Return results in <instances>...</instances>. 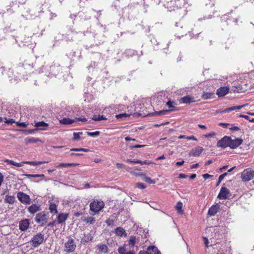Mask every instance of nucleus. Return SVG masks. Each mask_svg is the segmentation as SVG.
I'll return each mask as SVG.
<instances>
[{"mask_svg": "<svg viewBox=\"0 0 254 254\" xmlns=\"http://www.w3.org/2000/svg\"><path fill=\"white\" fill-rule=\"evenodd\" d=\"M44 241V235L42 233H38L33 236L30 241L31 245L34 247H37L43 243Z\"/></svg>", "mask_w": 254, "mask_h": 254, "instance_id": "nucleus-1", "label": "nucleus"}, {"mask_svg": "<svg viewBox=\"0 0 254 254\" xmlns=\"http://www.w3.org/2000/svg\"><path fill=\"white\" fill-rule=\"evenodd\" d=\"M104 205L105 204L103 201L94 200L90 204V209L95 213H98L103 208Z\"/></svg>", "mask_w": 254, "mask_h": 254, "instance_id": "nucleus-2", "label": "nucleus"}, {"mask_svg": "<svg viewBox=\"0 0 254 254\" xmlns=\"http://www.w3.org/2000/svg\"><path fill=\"white\" fill-rule=\"evenodd\" d=\"M254 177V171L251 168L245 169L241 175V178L244 182H248L253 179Z\"/></svg>", "mask_w": 254, "mask_h": 254, "instance_id": "nucleus-3", "label": "nucleus"}, {"mask_svg": "<svg viewBox=\"0 0 254 254\" xmlns=\"http://www.w3.org/2000/svg\"><path fill=\"white\" fill-rule=\"evenodd\" d=\"M76 247L74 240L72 238H69L68 240L64 244V250L67 253H72L74 251Z\"/></svg>", "mask_w": 254, "mask_h": 254, "instance_id": "nucleus-4", "label": "nucleus"}, {"mask_svg": "<svg viewBox=\"0 0 254 254\" xmlns=\"http://www.w3.org/2000/svg\"><path fill=\"white\" fill-rule=\"evenodd\" d=\"M35 221L41 226L44 225L47 222V215L44 211L38 213L36 215Z\"/></svg>", "mask_w": 254, "mask_h": 254, "instance_id": "nucleus-5", "label": "nucleus"}, {"mask_svg": "<svg viewBox=\"0 0 254 254\" xmlns=\"http://www.w3.org/2000/svg\"><path fill=\"white\" fill-rule=\"evenodd\" d=\"M17 197L23 204H29L30 203L31 199L30 196L22 191H19L17 193Z\"/></svg>", "mask_w": 254, "mask_h": 254, "instance_id": "nucleus-6", "label": "nucleus"}, {"mask_svg": "<svg viewBox=\"0 0 254 254\" xmlns=\"http://www.w3.org/2000/svg\"><path fill=\"white\" fill-rule=\"evenodd\" d=\"M231 196V193L229 190L224 187H222L217 196L220 199H226Z\"/></svg>", "mask_w": 254, "mask_h": 254, "instance_id": "nucleus-7", "label": "nucleus"}, {"mask_svg": "<svg viewBox=\"0 0 254 254\" xmlns=\"http://www.w3.org/2000/svg\"><path fill=\"white\" fill-rule=\"evenodd\" d=\"M230 139V137L225 136L217 142V146L224 148L229 146Z\"/></svg>", "mask_w": 254, "mask_h": 254, "instance_id": "nucleus-8", "label": "nucleus"}, {"mask_svg": "<svg viewBox=\"0 0 254 254\" xmlns=\"http://www.w3.org/2000/svg\"><path fill=\"white\" fill-rule=\"evenodd\" d=\"M243 140L240 138L232 139L230 137L229 147L232 149H235L242 144Z\"/></svg>", "mask_w": 254, "mask_h": 254, "instance_id": "nucleus-9", "label": "nucleus"}, {"mask_svg": "<svg viewBox=\"0 0 254 254\" xmlns=\"http://www.w3.org/2000/svg\"><path fill=\"white\" fill-rule=\"evenodd\" d=\"M30 225L29 220L25 219L19 221V229L21 231H26L29 227Z\"/></svg>", "mask_w": 254, "mask_h": 254, "instance_id": "nucleus-10", "label": "nucleus"}, {"mask_svg": "<svg viewBox=\"0 0 254 254\" xmlns=\"http://www.w3.org/2000/svg\"><path fill=\"white\" fill-rule=\"evenodd\" d=\"M195 101L194 98L190 95L184 96L179 100L180 104H190Z\"/></svg>", "mask_w": 254, "mask_h": 254, "instance_id": "nucleus-11", "label": "nucleus"}, {"mask_svg": "<svg viewBox=\"0 0 254 254\" xmlns=\"http://www.w3.org/2000/svg\"><path fill=\"white\" fill-rule=\"evenodd\" d=\"M220 205L218 204L212 205L208 210V214L210 216H214L219 211Z\"/></svg>", "mask_w": 254, "mask_h": 254, "instance_id": "nucleus-12", "label": "nucleus"}, {"mask_svg": "<svg viewBox=\"0 0 254 254\" xmlns=\"http://www.w3.org/2000/svg\"><path fill=\"white\" fill-rule=\"evenodd\" d=\"M229 89L226 87H221L217 89L216 94L218 97H223L229 92Z\"/></svg>", "mask_w": 254, "mask_h": 254, "instance_id": "nucleus-13", "label": "nucleus"}, {"mask_svg": "<svg viewBox=\"0 0 254 254\" xmlns=\"http://www.w3.org/2000/svg\"><path fill=\"white\" fill-rule=\"evenodd\" d=\"M203 151L202 147H197L192 149L190 153V156H198Z\"/></svg>", "mask_w": 254, "mask_h": 254, "instance_id": "nucleus-14", "label": "nucleus"}, {"mask_svg": "<svg viewBox=\"0 0 254 254\" xmlns=\"http://www.w3.org/2000/svg\"><path fill=\"white\" fill-rule=\"evenodd\" d=\"M118 252L119 254H135L134 252L131 251L127 252L126 244H124L123 246L119 247Z\"/></svg>", "mask_w": 254, "mask_h": 254, "instance_id": "nucleus-15", "label": "nucleus"}, {"mask_svg": "<svg viewBox=\"0 0 254 254\" xmlns=\"http://www.w3.org/2000/svg\"><path fill=\"white\" fill-rule=\"evenodd\" d=\"M28 210L31 214H34L40 210V206L36 204H33L28 207Z\"/></svg>", "mask_w": 254, "mask_h": 254, "instance_id": "nucleus-16", "label": "nucleus"}, {"mask_svg": "<svg viewBox=\"0 0 254 254\" xmlns=\"http://www.w3.org/2000/svg\"><path fill=\"white\" fill-rule=\"evenodd\" d=\"M115 233L116 235L120 237H127V234L125 230L122 227H117L115 230Z\"/></svg>", "mask_w": 254, "mask_h": 254, "instance_id": "nucleus-17", "label": "nucleus"}, {"mask_svg": "<svg viewBox=\"0 0 254 254\" xmlns=\"http://www.w3.org/2000/svg\"><path fill=\"white\" fill-rule=\"evenodd\" d=\"M93 237L89 233L84 234L83 237L81 238V243L83 244H85L86 243L91 241Z\"/></svg>", "mask_w": 254, "mask_h": 254, "instance_id": "nucleus-18", "label": "nucleus"}, {"mask_svg": "<svg viewBox=\"0 0 254 254\" xmlns=\"http://www.w3.org/2000/svg\"><path fill=\"white\" fill-rule=\"evenodd\" d=\"M75 122V120L70 119L68 118H64L60 120V123L63 125H70Z\"/></svg>", "mask_w": 254, "mask_h": 254, "instance_id": "nucleus-19", "label": "nucleus"}, {"mask_svg": "<svg viewBox=\"0 0 254 254\" xmlns=\"http://www.w3.org/2000/svg\"><path fill=\"white\" fill-rule=\"evenodd\" d=\"M24 140L26 144H28L32 143H37L41 141L39 138H35L33 137H27L25 138Z\"/></svg>", "mask_w": 254, "mask_h": 254, "instance_id": "nucleus-20", "label": "nucleus"}, {"mask_svg": "<svg viewBox=\"0 0 254 254\" xmlns=\"http://www.w3.org/2000/svg\"><path fill=\"white\" fill-rule=\"evenodd\" d=\"M68 215L66 214H60L57 217V222L59 224L62 223L64 222L67 218Z\"/></svg>", "mask_w": 254, "mask_h": 254, "instance_id": "nucleus-21", "label": "nucleus"}, {"mask_svg": "<svg viewBox=\"0 0 254 254\" xmlns=\"http://www.w3.org/2000/svg\"><path fill=\"white\" fill-rule=\"evenodd\" d=\"M97 247L100 253H107L108 251V248L105 244H99Z\"/></svg>", "mask_w": 254, "mask_h": 254, "instance_id": "nucleus-22", "label": "nucleus"}, {"mask_svg": "<svg viewBox=\"0 0 254 254\" xmlns=\"http://www.w3.org/2000/svg\"><path fill=\"white\" fill-rule=\"evenodd\" d=\"M49 210L50 212L53 214H57L58 213V210L57 209V205L56 204L53 203L51 201H49Z\"/></svg>", "mask_w": 254, "mask_h": 254, "instance_id": "nucleus-23", "label": "nucleus"}, {"mask_svg": "<svg viewBox=\"0 0 254 254\" xmlns=\"http://www.w3.org/2000/svg\"><path fill=\"white\" fill-rule=\"evenodd\" d=\"M34 126L40 129H44L45 127L48 126V124L43 121H41L36 123Z\"/></svg>", "mask_w": 254, "mask_h": 254, "instance_id": "nucleus-24", "label": "nucleus"}, {"mask_svg": "<svg viewBox=\"0 0 254 254\" xmlns=\"http://www.w3.org/2000/svg\"><path fill=\"white\" fill-rule=\"evenodd\" d=\"M5 162H6L8 164H11L12 165H13V166H16L18 167H22L23 166L24 164H25V163H24V161L22 162L21 163H16V162H14V161H12L11 160H8V159H6L5 161Z\"/></svg>", "mask_w": 254, "mask_h": 254, "instance_id": "nucleus-25", "label": "nucleus"}, {"mask_svg": "<svg viewBox=\"0 0 254 254\" xmlns=\"http://www.w3.org/2000/svg\"><path fill=\"white\" fill-rule=\"evenodd\" d=\"M4 202L9 204H13L15 202V197L14 196L7 195L5 197Z\"/></svg>", "mask_w": 254, "mask_h": 254, "instance_id": "nucleus-26", "label": "nucleus"}, {"mask_svg": "<svg viewBox=\"0 0 254 254\" xmlns=\"http://www.w3.org/2000/svg\"><path fill=\"white\" fill-rule=\"evenodd\" d=\"M149 252H151V254H161L160 252L158 250L157 247L155 246H149L147 248Z\"/></svg>", "mask_w": 254, "mask_h": 254, "instance_id": "nucleus-27", "label": "nucleus"}, {"mask_svg": "<svg viewBox=\"0 0 254 254\" xmlns=\"http://www.w3.org/2000/svg\"><path fill=\"white\" fill-rule=\"evenodd\" d=\"M214 93L213 92H204L201 97L203 99L207 100L213 98Z\"/></svg>", "mask_w": 254, "mask_h": 254, "instance_id": "nucleus-28", "label": "nucleus"}, {"mask_svg": "<svg viewBox=\"0 0 254 254\" xmlns=\"http://www.w3.org/2000/svg\"><path fill=\"white\" fill-rule=\"evenodd\" d=\"M48 162V161H24V163H25L26 164H29L33 166H37Z\"/></svg>", "mask_w": 254, "mask_h": 254, "instance_id": "nucleus-29", "label": "nucleus"}, {"mask_svg": "<svg viewBox=\"0 0 254 254\" xmlns=\"http://www.w3.org/2000/svg\"><path fill=\"white\" fill-rule=\"evenodd\" d=\"M92 120L95 121H100L102 120H106L107 119L103 115H94L92 117Z\"/></svg>", "mask_w": 254, "mask_h": 254, "instance_id": "nucleus-30", "label": "nucleus"}, {"mask_svg": "<svg viewBox=\"0 0 254 254\" xmlns=\"http://www.w3.org/2000/svg\"><path fill=\"white\" fill-rule=\"evenodd\" d=\"M176 208L178 211V212L180 214H183V203L181 201L178 202L176 206Z\"/></svg>", "mask_w": 254, "mask_h": 254, "instance_id": "nucleus-31", "label": "nucleus"}, {"mask_svg": "<svg viewBox=\"0 0 254 254\" xmlns=\"http://www.w3.org/2000/svg\"><path fill=\"white\" fill-rule=\"evenodd\" d=\"M171 110H164L160 111H156L153 113V115H158V116H162L166 115L167 113H169Z\"/></svg>", "mask_w": 254, "mask_h": 254, "instance_id": "nucleus-32", "label": "nucleus"}, {"mask_svg": "<svg viewBox=\"0 0 254 254\" xmlns=\"http://www.w3.org/2000/svg\"><path fill=\"white\" fill-rule=\"evenodd\" d=\"M142 180L149 184H155V183L154 180H151L150 177H147L144 175H143Z\"/></svg>", "mask_w": 254, "mask_h": 254, "instance_id": "nucleus-33", "label": "nucleus"}, {"mask_svg": "<svg viewBox=\"0 0 254 254\" xmlns=\"http://www.w3.org/2000/svg\"><path fill=\"white\" fill-rule=\"evenodd\" d=\"M135 240H136L135 236H130L129 238V241H128L129 245L131 246V247H133L135 243Z\"/></svg>", "mask_w": 254, "mask_h": 254, "instance_id": "nucleus-34", "label": "nucleus"}, {"mask_svg": "<svg viewBox=\"0 0 254 254\" xmlns=\"http://www.w3.org/2000/svg\"><path fill=\"white\" fill-rule=\"evenodd\" d=\"M75 165H76V164H74V163H60L58 165L57 167L61 168V167H69V166H74Z\"/></svg>", "mask_w": 254, "mask_h": 254, "instance_id": "nucleus-35", "label": "nucleus"}, {"mask_svg": "<svg viewBox=\"0 0 254 254\" xmlns=\"http://www.w3.org/2000/svg\"><path fill=\"white\" fill-rule=\"evenodd\" d=\"M88 136H92V137H96L99 135L100 132L99 131H96L95 132H86Z\"/></svg>", "mask_w": 254, "mask_h": 254, "instance_id": "nucleus-36", "label": "nucleus"}, {"mask_svg": "<svg viewBox=\"0 0 254 254\" xmlns=\"http://www.w3.org/2000/svg\"><path fill=\"white\" fill-rule=\"evenodd\" d=\"M71 151H83L85 152H87L89 151V149L87 148H73L70 149Z\"/></svg>", "mask_w": 254, "mask_h": 254, "instance_id": "nucleus-37", "label": "nucleus"}, {"mask_svg": "<svg viewBox=\"0 0 254 254\" xmlns=\"http://www.w3.org/2000/svg\"><path fill=\"white\" fill-rule=\"evenodd\" d=\"M82 134V132H73V139L74 140H77L80 139V135Z\"/></svg>", "mask_w": 254, "mask_h": 254, "instance_id": "nucleus-38", "label": "nucleus"}, {"mask_svg": "<svg viewBox=\"0 0 254 254\" xmlns=\"http://www.w3.org/2000/svg\"><path fill=\"white\" fill-rule=\"evenodd\" d=\"M129 116V115L126 113H122L118 115H116V117L118 119H123L124 118H126Z\"/></svg>", "mask_w": 254, "mask_h": 254, "instance_id": "nucleus-39", "label": "nucleus"}, {"mask_svg": "<svg viewBox=\"0 0 254 254\" xmlns=\"http://www.w3.org/2000/svg\"><path fill=\"white\" fill-rule=\"evenodd\" d=\"M232 90L234 92H241V91L242 90V87L241 86H240L239 85H238V86H233L232 87Z\"/></svg>", "mask_w": 254, "mask_h": 254, "instance_id": "nucleus-40", "label": "nucleus"}, {"mask_svg": "<svg viewBox=\"0 0 254 254\" xmlns=\"http://www.w3.org/2000/svg\"><path fill=\"white\" fill-rule=\"evenodd\" d=\"M57 67L55 66V65H51L50 66V72L49 73V74H51V75H56L57 74V72H54V69L57 68Z\"/></svg>", "mask_w": 254, "mask_h": 254, "instance_id": "nucleus-41", "label": "nucleus"}, {"mask_svg": "<svg viewBox=\"0 0 254 254\" xmlns=\"http://www.w3.org/2000/svg\"><path fill=\"white\" fill-rule=\"evenodd\" d=\"M235 110H236V106H232L228 108L225 109L223 112L224 113H229L230 112H231L232 111H234Z\"/></svg>", "mask_w": 254, "mask_h": 254, "instance_id": "nucleus-42", "label": "nucleus"}, {"mask_svg": "<svg viewBox=\"0 0 254 254\" xmlns=\"http://www.w3.org/2000/svg\"><path fill=\"white\" fill-rule=\"evenodd\" d=\"M4 123L7 124H12L13 123H14L15 120L12 119H7L6 118H4Z\"/></svg>", "mask_w": 254, "mask_h": 254, "instance_id": "nucleus-43", "label": "nucleus"}, {"mask_svg": "<svg viewBox=\"0 0 254 254\" xmlns=\"http://www.w3.org/2000/svg\"><path fill=\"white\" fill-rule=\"evenodd\" d=\"M126 161L128 163H134V164H139V163H141L140 162V160H131V159H127Z\"/></svg>", "mask_w": 254, "mask_h": 254, "instance_id": "nucleus-44", "label": "nucleus"}, {"mask_svg": "<svg viewBox=\"0 0 254 254\" xmlns=\"http://www.w3.org/2000/svg\"><path fill=\"white\" fill-rule=\"evenodd\" d=\"M136 187L140 189H144L146 188V186L142 183H137L136 184Z\"/></svg>", "mask_w": 254, "mask_h": 254, "instance_id": "nucleus-45", "label": "nucleus"}, {"mask_svg": "<svg viewBox=\"0 0 254 254\" xmlns=\"http://www.w3.org/2000/svg\"><path fill=\"white\" fill-rule=\"evenodd\" d=\"M16 125L17 126H19V127H26L27 126V125L26 124V123L25 122H17L16 123Z\"/></svg>", "mask_w": 254, "mask_h": 254, "instance_id": "nucleus-46", "label": "nucleus"}, {"mask_svg": "<svg viewBox=\"0 0 254 254\" xmlns=\"http://www.w3.org/2000/svg\"><path fill=\"white\" fill-rule=\"evenodd\" d=\"M228 175L227 173H224L223 174L221 175L218 179H219V182H221V181L224 179V178Z\"/></svg>", "mask_w": 254, "mask_h": 254, "instance_id": "nucleus-47", "label": "nucleus"}, {"mask_svg": "<svg viewBox=\"0 0 254 254\" xmlns=\"http://www.w3.org/2000/svg\"><path fill=\"white\" fill-rule=\"evenodd\" d=\"M80 16H81L84 20H88V19H90V18H91V15L89 14H85L84 17H83V15H82L81 14H80Z\"/></svg>", "mask_w": 254, "mask_h": 254, "instance_id": "nucleus-48", "label": "nucleus"}, {"mask_svg": "<svg viewBox=\"0 0 254 254\" xmlns=\"http://www.w3.org/2000/svg\"><path fill=\"white\" fill-rule=\"evenodd\" d=\"M173 104H174V102L171 101V100H169L166 103L167 105L168 106V107L169 108L173 107Z\"/></svg>", "mask_w": 254, "mask_h": 254, "instance_id": "nucleus-49", "label": "nucleus"}, {"mask_svg": "<svg viewBox=\"0 0 254 254\" xmlns=\"http://www.w3.org/2000/svg\"><path fill=\"white\" fill-rule=\"evenodd\" d=\"M202 177L204 179H208L213 177L212 175H209L208 174H204L202 175Z\"/></svg>", "mask_w": 254, "mask_h": 254, "instance_id": "nucleus-50", "label": "nucleus"}, {"mask_svg": "<svg viewBox=\"0 0 254 254\" xmlns=\"http://www.w3.org/2000/svg\"><path fill=\"white\" fill-rule=\"evenodd\" d=\"M203 239L204 243L205 244L206 247L208 248L209 247V246H208L209 241H208V239L206 237H203Z\"/></svg>", "mask_w": 254, "mask_h": 254, "instance_id": "nucleus-51", "label": "nucleus"}, {"mask_svg": "<svg viewBox=\"0 0 254 254\" xmlns=\"http://www.w3.org/2000/svg\"><path fill=\"white\" fill-rule=\"evenodd\" d=\"M116 166H117V168H126V166L124 164H122V163H117L116 164Z\"/></svg>", "mask_w": 254, "mask_h": 254, "instance_id": "nucleus-52", "label": "nucleus"}, {"mask_svg": "<svg viewBox=\"0 0 254 254\" xmlns=\"http://www.w3.org/2000/svg\"><path fill=\"white\" fill-rule=\"evenodd\" d=\"M75 122L76 121H81V122H86L87 121V119L85 118H76L75 120Z\"/></svg>", "mask_w": 254, "mask_h": 254, "instance_id": "nucleus-53", "label": "nucleus"}, {"mask_svg": "<svg viewBox=\"0 0 254 254\" xmlns=\"http://www.w3.org/2000/svg\"><path fill=\"white\" fill-rule=\"evenodd\" d=\"M230 129L235 131H239L240 130V128L237 126H233L230 128Z\"/></svg>", "mask_w": 254, "mask_h": 254, "instance_id": "nucleus-54", "label": "nucleus"}, {"mask_svg": "<svg viewBox=\"0 0 254 254\" xmlns=\"http://www.w3.org/2000/svg\"><path fill=\"white\" fill-rule=\"evenodd\" d=\"M106 224L108 225V226H110V225H111L112 224H113L114 223V221L112 220H111V219H108L107 221H106Z\"/></svg>", "mask_w": 254, "mask_h": 254, "instance_id": "nucleus-55", "label": "nucleus"}, {"mask_svg": "<svg viewBox=\"0 0 254 254\" xmlns=\"http://www.w3.org/2000/svg\"><path fill=\"white\" fill-rule=\"evenodd\" d=\"M188 176L185 174H180L179 175V178L184 179L187 178Z\"/></svg>", "mask_w": 254, "mask_h": 254, "instance_id": "nucleus-56", "label": "nucleus"}, {"mask_svg": "<svg viewBox=\"0 0 254 254\" xmlns=\"http://www.w3.org/2000/svg\"><path fill=\"white\" fill-rule=\"evenodd\" d=\"M35 130H36V129L25 130V132L28 134H31L33 133Z\"/></svg>", "mask_w": 254, "mask_h": 254, "instance_id": "nucleus-57", "label": "nucleus"}, {"mask_svg": "<svg viewBox=\"0 0 254 254\" xmlns=\"http://www.w3.org/2000/svg\"><path fill=\"white\" fill-rule=\"evenodd\" d=\"M240 117L245 118V119L249 120V121L250 120H251L250 118L247 115H240Z\"/></svg>", "mask_w": 254, "mask_h": 254, "instance_id": "nucleus-58", "label": "nucleus"}, {"mask_svg": "<svg viewBox=\"0 0 254 254\" xmlns=\"http://www.w3.org/2000/svg\"><path fill=\"white\" fill-rule=\"evenodd\" d=\"M219 126L223 127L225 128L229 126H230L229 124H226V123H221L219 124Z\"/></svg>", "mask_w": 254, "mask_h": 254, "instance_id": "nucleus-59", "label": "nucleus"}, {"mask_svg": "<svg viewBox=\"0 0 254 254\" xmlns=\"http://www.w3.org/2000/svg\"><path fill=\"white\" fill-rule=\"evenodd\" d=\"M55 221H53L52 222L49 223L47 224V226L50 227H53L55 225Z\"/></svg>", "mask_w": 254, "mask_h": 254, "instance_id": "nucleus-60", "label": "nucleus"}, {"mask_svg": "<svg viewBox=\"0 0 254 254\" xmlns=\"http://www.w3.org/2000/svg\"><path fill=\"white\" fill-rule=\"evenodd\" d=\"M214 135H215V133L213 132L212 133H210L205 135V137H212V136H214Z\"/></svg>", "mask_w": 254, "mask_h": 254, "instance_id": "nucleus-61", "label": "nucleus"}, {"mask_svg": "<svg viewBox=\"0 0 254 254\" xmlns=\"http://www.w3.org/2000/svg\"><path fill=\"white\" fill-rule=\"evenodd\" d=\"M125 139L126 140V141H131V140H132V141H134L135 140V139H133V138H131L129 136H126L125 138Z\"/></svg>", "mask_w": 254, "mask_h": 254, "instance_id": "nucleus-62", "label": "nucleus"}, {"mask_svg": "<svg viewBox=\"0 0 254 254\" xmlns=\"http://www.w3.org/2000/svg\"><path fill=\"white\" fill-rule=\"evenodd\" d=\"M199 167V164L198 163L194 164L190 166L191 169L197 168Z\"/></svg>", "mask_w": 254, "mask_h": 254, "instance_id": "nucleus-63", "label": "nucleus"}, {"mask_svg": "<svg viewBox=\"0 0 254 254\" xmlns=\"http://www.w3.org/2000/svg\"><path fill=\"white\" fill-rule=\"evenodd\" d=\"M139 254H151V252H149L148 250L147 252L140 251Z\"/></svg>", "mask_w": 254, "mask_h": 254, "instance_id": "nucleus-64", "label": "nucleus"}]
</instances>
